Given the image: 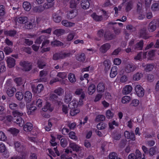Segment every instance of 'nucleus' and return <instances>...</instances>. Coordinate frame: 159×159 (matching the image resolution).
I'll use <instances>...</instances> for the list:
<instances>
[{"mask_svg": "<svg viewBox=\"0 0 159 159\" xmlns=\"http://www.w3.org/2000/svg\"><path fill=\"white\" fill-rule=\"evenodd\" d=\"M75 94L77 95H81V96L78 101L74 99L68 105L70 109V114L72 116H75L80 112V110L78 107L83 105V100L85 98V94L82 89H77Z\"/></svg>", "mask_w": 159, "mask_h": 159, "instance_id": "f257e3e1", "label": "nucleus"}, {"mask_svg": "<svg viewBox=\"0 0 159 159\" xmlns=\"http://www.w3.org/2000/svg\"><path fill=\"white\" fill-rule=\"evenodd\" d=\"M42 45V52H44L48 51L50 50V48H46L49 43L48 40L45 39L44 36L43 35L41 36L39 38L37 39L35 44L32 46V48L35 51H38L39 47V45L40 44L41 42L43 41Z\"/></svg>", "mask_w": 159, "mask_h": 159, "instance_id": "f03ea898", "label": "nucleus"}, {"mask_svg": "<svg viewBox=\"0 0 159 159\" xmlns=\"http://www.w3.org/2000/svg\"><path fill=\"white\" fill-rule=\"evenodd\" d=\"M134 39H132L129 43V45L128 48L125 50L127 52H129L134 49L138 50H141L143 47V42L142 40H141L139 42L136 43L134 47L133 46V44L134 43Z\"/></svg>", "mask_w": 159, "mask_h": 159, "instance_id": "7ed1b4c3", "label": "nucleus"}, {"mask_svg": "<svg viewBox=\"0 0 159 159\" xmlns=\"http://www.w3.org/2000/svg\"><path fill=\"white\" fill-rule=\"evenodd\" d=\"M15 146L16 151L22 152L21 153L20 156H14L12 157L11 159H25L26 154L24 152H23L24 147L22 146H20V143L18 142L15 143Z\"/></svg>", "mask_w": 159, "mask_h": 159, "instance_id": "20e7f679", "label": "nucleus"}, {"mask_svg": "<svg viewBox=\"0 0 159 159\" xmlns=\"http://www.w3.org/2000/svg\"><path fill=\"white\" fill-rule=\"evenodd\" d=\"M12 114L14 118H16V123L20 126H23L24 123V121L22 119L21 116L23 115L24 113L22 112H20L18 111H13Z\"/></svg>", "mask_w": 159, "mask_h": 159, "instance_id": "39448f33", "label": "nucleus"}, {"mask_svg": "<svg viewBox=\"0 0 159 159\" xmlns=\"http://www.w3.org/2000/svg\"><path fill=\"white\" fill-rule=\"evenodd\" d=\"M81 147L75 143L70 142L69 147L65 149V152L67 154L72 153V151L77 152L80 150Z\"/></svg>", "mask_w": 159, "mask_h": 159, "instance_id": "423d86ee", "label": "nucleus"}, {"mask_svg": "<svg viewBox=\"0 0 159 159\" xmlns=\"http://www.w3.org/2000/svg\"><path fill=\"white\" fill-rule=\"evenodd\" d=\"M71 55V53L70 52H66L62 53H57L53 55V58L54 60H57L70 57Z\"/></svg>", "mask_w": 159, "mask_h": 159, "instance_id": "0eeeda50", "label": "nucleus"}, {"mask_svg": "<svg viewBox=\"0 0 159 159\" xmlns=\"http://www.w3.org/2000/svg\"><path fill=\"white\" fill-rule=\"evenodd\" d=\"M159 26V20H156L151 21L149 24L148 30L150 32L154 31L157 26Z\"/></svg>", "mask_w": 159, "mask_h": 159, "instance_id": "6e6552de", "label": "nucleus"}, {"mask_svg": "<svg viewBox=\"0 0 159 159\" xmlns=\"http://www.w3.org/2000/svg\"><path fill=\"white\" fill-rule=\"evenodd\" d=\"M135 90L137 95L141 97L143 96L144 94V90L143 88L139 85H137L135 88Z\"/></svg>", "mask_w": 159, "mask_h": 159, "instance_id": "1a4fd4ad", "label": "nucleus"}, {"mask_svg": "<svg viewBox=\"0 0 159 159\" xmlns=\"http://www.w3.org/2000/svg\"><path fill=\"white\" fill-rule=\"evenodd\" d=\"M15 21L16 25L24 24L26 25V23L28 22V18L25 16L19 17L16 18Z\"/></svg>", "mask_w": 159, "mask_h": 159, "instance_id": "9d476101", "label": "nucleus"}, {"mask_svg": "<svg viewBox=\"0 0 159 159\" xmlns=\"http://www.w3.org/2000/svg\"><path fill=\"white\" fill-rule=\"evenodd\" d=\"M44 3L43 5L36 6L33 8V11L36 12L40 13L44 11L45 9H48V7Z\"/></svg>", "mask_w": 159, "mask_h": 159, "instance_id": "9b49d317", "label": "nucleus"}, {"mask_svg": "<svg viewBox=\"0 0 159 159\" xmlns=\"http://www.w3.org/2000/svg\"><path fill=\"white\" fill-rule=\"evenodd\" d=\"M20 65L23 67V69L25 71H29L31 69V64L27 62H21L20 63Z\"/></svg>", "mask_w": 159, "mask_h": 159, "instance_id": "f8f14e48", "label": "nucleus"}, {"mask_svg": "<svg viewBox=\"0 0 159 159\" xmlns=\"http://www.w3.org/2000/svg\"><path fill=\"white\" fill-rule=\"evenodd\" d=\"M31 88L33 92L36 93H40L44 89L43 85L41 84H39L36 88L33 85H32Z\"/></svg>", "mask_w": 159, "mask_h": 159, "instance_id": "ddd939ff", "label": "nucleus"}, {"mask_svg": "<svg viewBox=\"0 0 159 159\" xmlns=\"http://www.w3.org/2000/svg\"><path fill=\"white\" fill-rule=\"evenodd\" d=\"M151 3V0H140L139 3L137 4V6L139 9L142 7L143 3H144L147 7L149 6Z\"/></svg>", "mask_w": 159, "mask_h": 159, "instance_id": "4468645a", "label": "nucleus"}, {"mask_svg": "<svg viewBox=\"0 0 159 159\" xmlns=\"http://www.w3.org/2000/svg\"><path fill=\"white\" fill-rule=\"evenodd\" d=\"M0 152L4 153L5 155H3L4 157L7 158L9 157L8 153L7 152V150L5 144L2 143H0Z\"/></svg>", "mask_w": 159, "mask_h": 159, "instance_id": "2eb2a0df", "label": "nucleus"}, {"mask_svg": "<svg viewBox=\"0 0 159 159\" xmlns=\"http://www.w3.org/2000/svg\"><path fill=\"white\" fill-rule=\"evenodd\" d=\"M7 66L9 68H12L14 67L15 65V59L11 57H7Z\"/></svg>", "mask_w": 159, "mask_h": 159, "instance_id": "dca6fc26", "label": "nucleus"}, {"mask_svg": "<svg viewBox=\"0 0 159 159\" xmlns=\"http://www.w3.org/2000/svg\"><path fill=\"white\" fill-rule=\"evenodd\" d=\"M42 110L44 111L52 112L53 110V107L48 102H47L42 108Z\"/></svg>", "mask_w": 159, "mask_h": 159, "instance_id": "f3484780", "label": "nucleus"}, {"mask_svg": "<svg viewBox=\"0 0 159 159\" xmlns=\"http://www.w3.org/2000/svg\"><path fill=\"white\" fill-rule=\"evenodd\" d=\"M135 69L134 66L131 64H127L125 68V70L127 73L133 71Z\"/></svg>", "mask_w": 159, "mask_h": 159, "instance_id": "a211bd4d", "label": "nucleus"}, {"mask_svg": "<svg viewBox=\"0 0 159 159\" xmlns=\"http://www.w3.org/2000/svg\"><path fill=\"white\" fill-rule=\"evenodd\" d=\"M125 136L126 138L131 140L134 141L135 140L134 134L132 132L129 133V131H126L125 132Z\"/></svg>", "mask_w": 159, "mask_h": 159, "instance_id": "6ab92c4d", "label": "nucleus"}, {"mask_svg": "<svg viewBox=\"0 0 159 159\" xmlns=\"http://www.w3.org/2000/svg\"><path fill=\"white\" fill-rule=\"evenodd\" d=\"M146 55V52H141L134 57V59L135 60H141L143 59L146 58L147 57Z\"/></svg>", "mask_w": 159, "mask_h": 159, "instance_id": "aec40b11", "label": "nucleus"}, {"mask_svg": "<svg viewBox=\"0 0 159 159\" xmlns=\"http://www.w3.org/2000/svg\"><path fill=\"white\" fill-rule=\"evenodd\" d=\"M111 46L108 43L104 44L101 46L99 50L101 52L105 53L110 48Z\"/></svg>", "mask_w": 159, "mask_h": 159, "instance_id": "412c9836", "label": "nucleus"}, {"mask_svg": "<svg viewBox=\"0 0 159 159\" xmlns=\"http://www.w3.org/2000/svg\"><path fill=\"white\" fill-rule=\"evenodd\" d=\"M77 15V12L75 9L69 11L67 14V17L69 19H71L75 17Z\"/></svg>", "mask_w": 159, "mask_h": 159, "instance_id": "4be33fe9", "label": "nucleus"}, {"mask_svg": "<svg viewBox=\"0 0 159 159\" xmlns=\"http://www.w3.org/2000/svg\"><path fill=\"white\" fill-rule=\"evenodd\" d=\"M132 90V86L130 85H126L123 88L122 92L124 94H128Z\"/></svg>", "mask_w": 159, "mask_h": 159, "instance_id": "5701e85b", "label": "nucleus"}, {"mask_svg": "<svg viewBox=\"0 0 159 159\" xmlns=\"http://www.w3.org/2000/svg\"><path fill=\"white\" fill-rule=\"evenodd\" d=\"M32 95L29 91L26 92L24 94V99L27 102H30L32 100Z\"/></svg>", "mask_w": 159, "mask_h": 159, "instance_id": "b1692460", "label": "nucleus"}, {"mask_svg": "<svg viewBox=\"0 0 159 159\" xmlns=\"http://www.w3.org/2000/svg\"><path fill=\"white\" fill-rule=\"evenodd\" d=\"M72 96L70 92H66L64 98V102L66 103H68L71 100Z\"/></svg>", "mask_w": 159, "mask_h": 159, "instance_id": "393cba45", "label": "nucleus"}, {"mask_svg": "<svg viewBox=\"0 0 159 159\" xmlns=\"http://www.w3.org/2000/svg\"><path fill=\"white\" fill-rule=\"evenodd\" d=\"M118 68L116 66H113L111 70L110 76L111 78L115 77L117 74Z\"/></svg>", "mask_w": 159, "mask_h": 159, "instance_id": "a878e982", "label": "nucleus"}, {"mask_svg": "<svg viewBox=\"0 0 159 159\" xmlns=\"http://www.w3.org/2000/svg\"><path fill=\"white\" fill-rule=\"evenodd\" d=\"M90 6L89 2L87 0H82L81 2V7L84 9L88 8Z\"/></svg>", "mask_w": 159, "mask_h": 159, "instance_id": "bb28decb", "label": "nucleus"}, {"mask_svg": "<svg viewBox=\"0 0 159 159\" xmlns=\"http://www.w3.org/2000/svg\"><path fill=\"white\" fill-rule=\"evenodd\" d=\"M61 24L63 26L67 27H73L75 25V23L69 22L66 20H62Z\"/></svg>", "mask_w": 159, "mask_h": 159, "instance_id": "cd10ccee", "label": "nucleus"}, {"mask_svg": "<svg viewBox=\"0 0 159 159\" xmlns=\"http://www.w3.org/2000/svg\"><path fill=\"white\" fill-rule=\"evenodd\" d=\"M156 54V51L154 50H152L148 52V54H147L146 58H147L148 60H152L155 56Z\"/></svg>", "mask_w": 159, "mask_h": 159, "instance_id": "c85d7f7f", "label": "nucleus"}, {"mask_svg": "<svg viewBox=\"0 0 159 159\" xmlns=\"http://www.w3.org/2000/svg\"><path fill=\"white\" fill-rule=\"evenodd\" d=\"M16 91V90L15 88L10 87L7 90V93L9 96L12 97L14 95V93Z\"/></svg>", "mask_w": 159, "mask_h": 159, "instance_id": "c756f323", "label": "nucleus"}, {"mask_svg": "<svg viewBox=\"0 0 159 159\" xmlns=\"http://www.w3.org/2000/svg\"><path fill=\"white\" fill-rule=\"evenodd\" d=\"M36 108L34 106H28L27 107V112L29 115H33L36 111Z\"/></svg>", "mask_w": 159, "mask_h": 159, "instance_id": "7c9ffc66", "label": "nucleus"}, {"mask_svg": "<svg viewBox=\"0 0 159 159\" xmlns=\"http://www.w3.org/2000/svg\"><path fill=\"white\" fill-rule=\"evenodd\" d=\"M95 85L93 84H92L89 87L88 89V92L89 95H92L95 92Z\"/></svg>", "mask_w": 159, "mask_h": 159, "instance_id": "2f4dec72", "label": "nucleus"}, {"mask_svg": "<svg viewBox=\"0 0 159 159\" xmlns=\"http://www.w3.org/2000/svg\"><path fill=\"white\" fill-rule=\"evenodd\" d=\"M23 7L25 10L29 11L31 8V5L29 2L25 1L23 3Z\"/></svg>", "mask_w": 159, "mask_h": 159, "instance_id": "473e14b6", "label": "nucleus"}, {"mask_svg": "<svg viewBox=\"0 0 159 159\" xmlns=\"http://www.w3.org/2000/svg\"><path fill=\"white\" fill-rule=\"evenodd\" d=\"M32 125L30 123H27L23 127L24 131H29L32 129Z\"/></svg>", "mask_w": 159, "mask_h": 159, "instance_id": "72a5a7b5", "label": "nucleus"}, {"mask_svg": "<svg viewBox=\"0 0 159 159\" xmlns=\"http://www.w3.org/2000/svg\"><path fill=\"white\" fill-rule=\"evenodd\" d=\"M61 20V17L57 14H55L53 15V20L56 23L60 22Z\"/></svg>", "mask_w": 159, "mask_h": 159, "instance_id": "f704fd0d", "label": "nucleus"}, {"mask_svg": "<svg viewBox=\"0 0 159 159\" xmlns=\"http://www.w3.org/2000/svg\"><path fill=\"white\" fill-rule=\"evenodd\" d=\"M76 59L80 62H84L85 60V55L84 53L77 55L76 57Z\"/></svg>", "mask_w": 159, "mask_h": 159, "instance_id": "c9c22d12", "label": "nucleus"}, {"mask_svg": "<svg viewBox=\"0 0 159 159\" xmlns=\"http://www.w3.org/2000/svg\"><path fill=\"white\" fill-rule=\"evenodd\" d=\"M97 90L99 92H103L105 90V86L104 84L103 83L99 84L97 87Z\"/></svg>", "mask_w": 159, "mask_h": 159, "instance_id": "e433bc0d", "label": "nucleus"}, {"mask_svg": "<svg viewBox=\"0 0 159 159\" xmlns=\"http://www.w3.org/2000/svg\"><path fill=\"white\" fill-rule=\"evenodd\" d=\"M54 120L53 119H50L48 121V127L46 126L45 127V130L48 131L50 130L54 122Z\"/></svg>", "mask_w": 159, "mask_h": 159, "instance_id": "4c0bfd02", "label": "nucleus"}, {"mask_svg": "<svg viewBox=\"0 0 159 159\" xmlns=\"http://www.w3.org/2000/svg\"><path fill=\"white\" fill-rule=\"evenodd\" d=\"M68 78L70 82L71 83H75L76 81L75 75L72 73H70L69 74Z\"/></svg>", "mask_w": 159, "mask_h": 159, "instance_id": "58836bf2", "label": "nucleus"}, {"mask_svg": "<svg viewBox=\"0 0 159 159\" xmlns=\"http://www.w3.org/2000/svg\"><path fill=\"white\" fill-rule=\"evenodd\" d=\"M131 100L130 97L128 96H125L122 98L121 102L124 104H126L129 102Z\"/></svg>", "mask_w": 159, "mask_h": 159, "instance_id": "ea45409f", "label": "nucleus"}, {"mask_svg": "<svg viewBox=\"0 0 159 159\" xmlns=\"http://www.w3.org/2000/svg\"><path fill=\"white\" fill-rule=\"evenodd\" d=\"M157 151V148L156 147L151 148L149 150V154L150 156H152L156 153Z\"/></svg>", "mask_w": 159, "mask_h": 159, "instance_id": "a19ab883", "label": "nucleus"}, {"mask_svg": "<svg viewBox=\"0 0 159 159\" xmlns=\"http://www.w3.org/2000/svg\"><path fill=\"white\" fill-rule=\"evenodd\" d=\"M65 30L62 29H59L55 30L53 32L54 34L57 36H60L64 34Z\"/></svg>", "mask_w": 159, "mask_h": 159, "instance_id": "79ce46f5", "label": "nucleus"}, {"mask_svg": "<svg viewBox=\"0 0 159 159\" xmlns=\"http://www.w3.org/2000/svg\"><path fill=\"white\" fill-rule=\"evenodd\" d=\"M91 16L92 18L96 21H100L102 19L101 16H98L94 13L92 14Z\"/></svg>", "mask_w": 159, "mask_h": 159, "instance_id": "37998d69", "label": "nucleus"}, {"mask_svg": "<svg viewBox=\"0 0 159 159\" xmlns=\"http://www.w3.org/2000/svg\"><path fill=\"white\" fill-rule=\"evenodd\" d=\"M142 66L146 71H150L152 70L154 67L153 66L152 64H148L145 66L144 64H143Z\"/></svg>", "mask_w": 159, "mask_h": 159, "instance_id": "c03bdc74", "label": "nucleus"}, {"mask_svg": "<svg viewBox=\"0 0 159 159\" xmlns=\"http://www.w3.org/2000/svg\"><path fill=\"white\" fill-rule=\"evenodd\" d=\"M5 34L10 36H13L16 34L15 30L5 31L4 32Z\"/></svg>", "mask_w": 159, "mask_h": 159, "instance_id": "a18cd8bd", "label": "nucleus"}, {"mask_svg": "<svg viewBox=\"0 0 159 159\" xmlns=\"http://www.w3.org/2000/svg\"><path fill=\"white\" fill-rule=\"evenodd\" d=\"M106 117L109 119H110L112 118L114 115V113L111 110H108L106 112Z\"/></svg>", "mask_w": 159, "mask_h": 159, "instance_id": "49530a36", "label": "nucleus"}, {"mask_svg": "<svg viewBox=\"0 0 159 159\" xmlns=\"http://www.w3.org/2000/svg\"><path fill=\"white\" fill-rule=\"evenodd\" d=\"M55 0H47V3H45L46 6L48 7V8L53 7L54 4V1Z\"/></svg>", "mask_w": 159, "mask_h": 159, "instance_id": "de8ad7c7", "label": "nucleus"}, {"mask_svg": "<svg viewBox=\"0 0 159 159\" xmlns=\"http://www.w3.org/2000/svg\"><path fill=\"white\" fill-rule=\"evenodd\" d=\"M60 143L62 147H65L68 144L67 139L66 138H62L61 140Z\"/></svg>", "mask_w": 159, "mask_h": 159, "instance_id": "09e8293b", "label": "nucleus"}, {"mask_svg": "<svg viewBox=\"0 0 159 159\" xmlns=\"http://www.w3.org/2000/svg\"><path fill=\"white\" fill-rule=\"evenodd\" d=\"M8 130L13 135H16L19 131L18 129L13 128H9Z\"/></svg>", "mask_w": 159, "mask_h": 159, "instance_id": "8fccbe9b", "label": "nucleus"}, {"mask_svg": "<svg viewBox=\"0 0 159 159\" xmlns=\"http://www.w3.org/2000/svg\"><path fill=\"white\" fill-rule=\"evenodd\" d=\"M108 158L109 159H117V154L115 152H111L109 154Z\"/></svg>", "mask_w": 159, "mask_h": 159, "instance_id": "3c124183", "label": "nucleus"}, {"mask_svg": "<svg viewBox=\"0 0 159 159\" xmlns=\"http://www.w3.org/2000/svg\"><path fill=\"white\" fill-rule=\"evenodd\" d=\"M67 76V74L65 72H59L57 75V77H59L61 79H63L66 78Z\"/></svg>", "mask_w": 159, "mask_h": 159, "instance_id": "603ef678", "label": "nucleus"}, {"mask_svg": "<svg viewBox=\"0 0 159 159\" xmlns=\"http://www.w3.org/2000/svg\"><path fill=\"white\" fill-rule=\"evenodd\" d=\"M62 111L64 114H66L68 113L69 108L67 105L63 104L62 107Z\"/></svg>", "mask_w": 159, "mask_h": 159, "instance_id": "864d4df0", "label": "nucleus"}, {"mask_svg": "<svg viewBox=\"0 0 159 159\" xmlns=\"http://www.w3.org/2000/svg\"><path fill=\"white\" fill-rule=\"evenodd\" d=\"M141 9V7H140V9H139L138 7V12L139 13V15L138 16V18L139 20L143 19L144 17L145 14L143 12V11L141 10L140 11V10Z\"/></svg>", "mask_w": 159, "mask_h": 159, "instance_id": "5fc2aeb1", "label": "nucleus"}, {"mask_svg": "<svg viewBox=\"0 0 159 159\" xmlns=\"http://www.w3.org/2000/svg\"><path fill=\"white\" fill-rule=\"evenodd\" d=\"M107 125L105 123H100L97 125V128L98 129H103L107 127Z\"/></svg>", "mask_w": 159, "mask_h": 159, "instance_id": "6e6d98bb", "label": "nucleus"}, {"mask_svg": "<svg viewBox=\"0 0 159 159\" xmlns=\"http://www.w3.org/2000/svg\"><path fill=\"white\" fill-rule=\"evenodd\" d=\"M38 64L39 68L42 69L45 65V63L43 60H40L38 61Z\"/></svg>", "mask_w": 159, "mask_h": 159, "instance_id": "4d7b16f0", "label": "nucleus"}, {"mask_svg": "<svg viewBox=\"0 0 159 159\" xmlns=\"http://www.w3.org/2000/svg\"><path fill=\"white\" fill-rule=\"evenodd\" d=\"M75 36V34L73 33H70L69 34L67 37L66 40L68 41L72 40Z\"/></svg>", "mask_w": 159, "mask_h": 159, "instance_id": "13d9d810", "label": "nucleus"}, {"mask_svg": "<svg viewBox=\"0 0 159 159\" xmlns=\"http://www.w3.org/2000/svg\"><path fill=\"white\" fill-rule=\"evenodd\" d=\"M16 97L18 100H21L23 98V95L22 92H17L16 95Z\"/></svg>", "mask_w": 159, "mask_h": 159, "instance_id": "bf43d9fd", "label": "nucleus"}, {"mask_svg": "<svg viewBox=\"0 0 159 159\" xmlns=\"http://www.w3.org/2000/svg\"><path fill=\"white\" fill-rule=\"evenodd\" d=\"M139 104V101L137 99H134L130 103V105L132 106L137 107Z\"/></svg>", "mask_w": 159, "mask_h": 159, "instance_id": "052dcab7", "label": "nucleus"}, {"mask_svg": "<svg viewBox=\"0 0 159 159\" xmlns=\"http://www.w3.org/2000/svg\"><path fill=\"white\" fill-rule=\"evenodd\" d=\"M52 45L54 46H61L63 45V43L60 41L58 40H55L51 42Z\"/></svg>", "mask_w": 159, "mask_h": 159, "instance_id": "680f3d73", "label": "nucleus"}, {"mask_svg": "<svg viewBox=\"0 0 159 159\" xmlns=\"http://www.w3.org/2000/svg\"><path fill=\"white\" fill-rule=\"evenodd\" d=\"M64 89L61 88H59L54 90V93L59 95L62 94L64 93Z\"/></svg>", "mask_w": 159, "mask_h": 159, "instance_id": "e2e57ef3", "label": "nucleus"}, {"mask_svg": "<svg viewBox=\"0 0 159 159\" xmlns=\"http://www.w3.org/2000/svg\"><path fill=\"white\" fill-rule=\"evenodd\" d=\"M69 137L71 139L76 140L77 138L75 135V133L74 132H71L69 134Z\"/></svg>", "mask_w": 159, "mask_h": 159, "instance_id": "0e129e2a", "label": "nucleus"}, {"mask_svg": "<svg viewBox=\"0 0 159 159\" xmlns=\"http://www.w3.org/2000/svg\"><path fill=\"white\" fill-rule=\"evenodd\" d=\"M7 140V137L4 132H0V141H4Z\"/></svg>", "mask_w": 159, "mask_h": 159, "instance_id": "69168bd1", "label": "nucleus"}, {"mask_svg": "<svg viewBox=\"0 0 159 159\" xmlns=\"http://www.w3.org/2000/svg\"><path fill=\"white\" fill-rule=\"evenodd\" d=\"M151 9L153 11H157L159 10V4L154 3L153 4L151 7Z\"/></svg>", "mask_w": 159, "mask_h": 159, "instance_id": "338daca9", "label": "nucleus"}, {"mask_svg": "<svg viewBox=\"0 0 159 159\" xmlns=\"http://www.w3.org/2000/svg\"><path fill=\"white\" fill-rule=\"evenodd\" d=\"M105 116L103 115H99L98 116L95 118V120L97 121H103L105 120Z\"/></svg>", "mask_w": 159, "mask_h": 159, "instance_id": "774afa93", "label": "nucleus"}]
</instances>
